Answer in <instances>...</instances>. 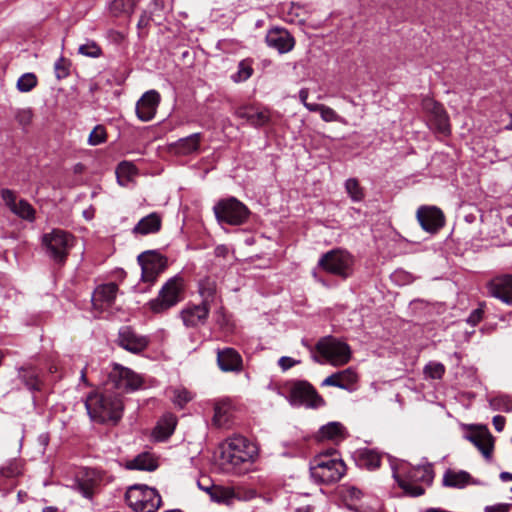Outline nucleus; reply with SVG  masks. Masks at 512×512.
Instances as JSON below:
<instances>
[{
	"label": "nucleus",
	"mask_w": 512,
	"mask_h": 512,
	"mask_svg": "<svg viewBox=\"0 0 512 512\" xmlns=\"http://www.w3.org/2000/svg\"><path fill=\"white\" fill-rule=\"evenodd\" d=\"M201 140L202 134L194 133L169 144L168 150L177 156H188L199 152Z\"/></svg>",
	"instance_id": "b1692460"
},
{
	"label": "nucleus",
	"mask_w": 512,
	"mask_h": 512,
	"mask_svg": "<svg viewBox=\"0 0 512 512\" xmlns=\"http://www.w3.org/2000/svg\"><path fill=\"white\" fill-rule=\"evenodd\" d=\"M161 223L162 220L160 215L153 212L146 217H143L133 228V232L141 235L156 233L160 230Z\"/></svg>",
	"instance_id": "c85d7f7f"
},
{
	"label": "nucleus",
	"mask_w": 512,
	"mask_h": 512,
	"mask_svg": "<svg viewBox=\"0 0 512 512\" xmlns=\"http://www.w3.org/2000/svg\"><path fill=\"white\" fill-rule=\"evenodd\" d=\"M177 419L173 414L164 415L155 428V435L158 439H166L174 432Z\"/></svg>",
	"instance_id": "473e14b6"
},
{
	"label": "nucleus",
	"mask_w": 512,
	"mask_h": 512,
	"mask_svg": "<svg viewBox=\"0 0 512 512\" xmlns=\"http://www.w3.org/2000/svg\"><path fill=\"white\" fill-rule=\"evenodd\" d=\"M116 174L118 181L123 185L122 179L126 178L128 181L133 175L136 174V168L132 163L124 161L118 165Z\"/></svg>",
	"instance_id": "a18cd8bd"
},
{
	"label": "nucleus",
	"mask_w": 512,
	"mask_h": 512,
	"mask_svg": "<svg viewBox=\"0 0 512 512\" xmlns=\"http://www.w3.org/2000/svg\"><path fill=\"white\" fill-rule=\"evenodd\" d=\"M81 380L86 383V368L81 370Z\"/></svg>",
	"instance_id": "774afa93"
},
{
	"label": "nucleus",
	"mask_w": 512,
	"mask_h": 512,
	"mask_svg": "<svg viewBox=\"0 0 512 512\" xmlns=\"http://www.w3.org/2000/svg\"><path fill=\"white\" fill-rule=\"evenodd\" d=\"M465 438L473 443L487 461H491L494 450V438L485 427H474Z\"/></svg>",
	"instance_id": "dca6fc26"
},
{
	"label": "nucleus",
	"mask_w": 512,
	"mask_h": 512,
	"mask_svg": "<svg viewBox=\"0 0 512 512\" xmlns=\"http://www.w3.org/2000/svg\"><path fill=\"white\" fill-rule=\"evenodd\" d=\"M417 219L421 227L430 233L438 231L444 225V214L435 206H422L417 210Z\"/></svg>",
	"instance_id": "a211bd4d"
},
{
	"label": "nucleus",
	"mask_w": 512,
	"mask_h": 512,
	"mask_svg": "<svg viewBox=\"0 0 512 512\" xmlns=\"http://www.w3.org/2000/svg\"><path fill=\"white\" fill-rule=\"evenodd\" d=\"M1 197L10 211L18 217L27 221H33L35 219V209L24 199L17 200V196L14 191L10 189H3L1 191Z\"/></svg>",
	"instance_id": "f3484780"
},
{
	"label": "nucleus",
	"mask_w": 512,
	"mask_h": 512,
	"mask_svg": "<svg viewBox=\"0 0 512 512\" xmlns=\"http://www.w3.org/2000/svg\"><path fill=\"white\" fill-rule=\"evenodd\" d=\"M354 258L345 250L334 249L323 254L318 266L325 272L347 279L353 273Z\"/></svg>",
	"instance_id": "423d86ee"
},
{
	"label": "nucleus",
	"mask_w": 512,
	"mask_h": 512,
	"mask_svg": "<svg viewBox=\"0 0 512 512\" xmlns=\"http://www.w3.org/2000/svg\"><path fill=\"white\" fill-rule=\"evenodd\" d=\"M320 116L325 122H342L341 116H339L335 110L330 108L329 106L322 105L320 110Z\"/></svg>",
	"instance_id": "3c124183"
},
{
	"label": "nucleus",
	"mask_w": 512,
	"mask_h": 512,
	"mask_svg": "<svg viewBox=\"0 0 512 512\" xmlns=\"http://www.w3.org/2000/svg\"><path fill=\"white\" fill-rule=\"evenodd\" d=\"M323 104H317V103H305V108L309 110L310 112H320L321 107Z\"/></svg>",
	"instance_id": "680f3d73"
},
{
	"label": "nucleus",
	"mask_w": 512,
	"mask_h": 512,
	"mask_svg": "<svg viewBox=\"0 0 512 512\" xmlns=\"http://www.w3.org/2000/svg\"><path fill=\"white\" fill-rule=\"evenodd\" d=\"M118 344L127 351L140 353L148 346V339L126 326L119 330Z\"/></svg>",
	"instance_id": "412c9836"
},
{
	"label": "nucleus",
	"mask_w": 512,
	"mask_h": 512,
	"mask_svg": "<svg viewBox=\"0 0 512 512\" xmlns=\"http://www.w3.org/2000/svg\"><path fill=\"white\" fill-rule=\"evenodd\" d=\"M102 479L103 474L101 471L91 468H81L75 475V484L84 497L92 498Z\"/></svg>",
	"instance_id": "2eb2a0df"
},
{
	"label": "nucleus",
	"mask_w": 512,
	"mask_h": 512,
	"mask_svg": "<svg viewBox=\"0 0 512 512\" xmlns=\"http://www.w3.org/2000/svg\"><path fill=\"white\" fill-rule=\"evenodd\" d=\"M395 478L405 494L418 497L425 492V489L419 483L426 484L427 486L431 485L434 473L430 465H423L409 469L404 477L395 475Z\"/></svg>",
	"instance_id": "39448f33"
},
{
	"label": "nucleus",
	"mask_w": 512,
	"mask_h": 512,
	"mask_svg": "<svg viewBox=\"0 0 512 512\" xmlns=\"http://www.w3.org/2000/svg\"><path fill=\"white\" fill-rule=\"evenodd\" d=\"M107 139V133L102 125H97L90 132L88 137V144L91 146H97L104 143Z\"/></svg>",
	"instance_id": "c03bdc74"
},
{
	"label": "nucleus",
	"mask_w": 512,
	"mask_h": 512,
	"mask_svg": "<svg viewBox=\"0 0 512 512\" xmlns=\"http://www.w3.org/2000/svg\"><path fill=\"white\" fill-rule=\"evenodd\" d=\"M128 505L136 512H156L161 505L158 492L147 486L135 485L125 494Z\"/></svg>",
	"instance_id": "0eeeda50"
},
{
	"label": "nucleus",
	"mask_w": 512,
	"mask_h": 512,
	"mask_svg": "<svg viewBox=\"0 0 512 512\" xmlns=\"http://www.w3.org/2000/svg\"><path fill=\"white\" fill-rule=\"evenodd\" d=\"M137 260L142 269V280L144 282H154L167 268V258L155 251L143 252Z\"/></svg>",
	"instance_id": "4468645a"
},
{
	"label": "nucleus",
	"mask_w": 512,
	"mask_h": 512,
	"mask_svg": "<svg viewBox=\"0 0 512 512\" xmlns=\"http://www.w3.org/2000/svg\"><path fill=\"white\" fill-rule=\"evenodd\" d=\"M499 477L503 482L512 481V473L510 472H501Z\"/></svg>",
	"instance_id": "0e129e2a"
},
{
	"label": "nucleus",
	"mask_w": 512,
	"mask_h": 512,
	"mask_svg": "<svg viewBox=\"0 0 512 512\" xmlns=\"http://www.w3.org/2000/svg\"><path fill=\"white\" fill-rule=\"evenodd\" d=\"M228 252H229V249L225 245H218L214 250V253L217 257H223V258H225L227 256Z\"/></svg>",
	"instance_id": "052dcab7"
},
{
	"label": "nucleus",
	"mask_w": 512,
	"mask_h": 512,
	"mask_svg": "<svg viewBox=\"0 0 512 512\" xmlns=\"http://www.w3.org/2000/svg\"><path fill=\"white\" fill-rule=\"evenodd\" d=\"M483 313H484V311L482 308H477V309L473 310L471 312V314L469 315V317L467 318V323L472 326L477 325L482 320Z\"/></svg>",
	"instance_id": "6e6d98bb"
},
{
	"label": "nucleus",
	"mask_w": 512,
	"mask_h": 512,
	"mask_svg": "<svg viewBox=\"0 0 512 512\" xmlns=\"http://www.w3.org/2000/svg\"><path fill=\"white\" fill-rule=\"evenodd\" d=\"M22 473V466L19 461H10L7 465L0 468V475L6 478H14Z\"/></svg>",
	"instance_id": "49530a36"
},
{
	"label": "nucleus",
	"mask_w": 512,
	"mask_h": 512,
	"mask_svg": "<svg viewBox=\"0 0 512 512\" xmlns=\"http://www.w3.org/2000/svg\"><path fill=\"white\" fill-rule=\"evenodd\" d=\"M424 373L431 379H441L445 373V367L439 362H430L424 368Z\"/></svg>",
	"instance_id": "09e8293b"
},
{
	"label": "nucleus",
	"mask_w": 512,
	"mask_h": 512,
	"mask_svg": "<svg viewBox=\"0 0 512 512\" xmlns=\"http://www.w3.org/2000/svg\"><path fill=\"white\" fill-rule=\"evenodd\" d=\"M510 506L508 504H497L492 506H486L485 512H509Z\"/></svg>",
	"instance_id": "13d9d810"
},
{
	"label": "nucleus",
	"mask_w": 512,
	"mask_h": 512,
	"mask_svg": "<svg viewBox=\"0 0 512 512\" xmlns=\"http://www.w3.org/2000/svg\"><path fill=\"white\" fill-rule=\"evenodd\" d=\"M74 237L66 231L54 229L43 236V243L50 257L55 261L63 262L69 250L74 246Z\"/></svg>",
	"instance_id": "9b49d317"
},
{
	"label": "nucleus",
	"mask_w": 512,
	"mask_h": 512,
	"mask_svg": "<svg viewBox=\"0 0 512 512\" xmlns=\"http://www.w3.org/2000/svg\"><path fill=\"white\" fill-rule=\"evenodd\" d=\"M357 381L358 374L356 371L352 368H347L325 378L322 386H334L345 390H353Z\"/></svg>",
	"instance_id": "a878e982"
},
{
	"label": "nucleus",
	"mask_w": 512,
	"mask_h": 512,
	"mask_svg": "<svg viewBox=\"0 0 512 512\" xmlns=\"http://www.w3.org/2000/svg\"><path fill=\"white\" fill-rule=\"evenodd\" d=\"M220 465L227 472L238 471L257 456V448L242 436L229 438L220 447Z\"/></svg>",
	"instance_id": "f03ea898"
},
{
	"label": "nucleus",
	"mask_w": 512,
	"mask_h": 512,
	"mask_svg": "<svg viewBox=\"0 0 512 512\" xmlns=\"http://www.w3.org/2000/svg\"><path fill=\"white\" fill-rule=\"evenodd\" d=\"M205 492L210 495L212 501L226 505L232 504L234 499L239 498L230 487L213 486V488H205Z\"/></svg>",
	"instance_id": "7c9ffc66"
},
{
	"label": "nucleus",
	"mask_w": 512,
	"mask_h": 512,
	"mask_svg": "<svg viewBox=\"0 0 512 512\" xmlns=\"http://www.w3.org/2000/svg\"><path fill=\"white\" fill-rule=\"evenodd\" d=\"M289 400L292 405L307 408H319L325 404L324 399L307 381L294 382L290 388Z\"/></svg>",
	"instance_id": "f8f14e48"
},
{
	"label": "nucleus",
	"mask_w": 512,
	"mask_h": 512,
	"mask_svg": "<svg viewBox=\"0 0 512 512\" xmlns=\"http://www.w3.org/2000/svg\"><path fill=\"white\" fill-rule=\"evenodd\" d=\"M345 189L351 200L360 202L364 199V191L356 178H349L345 182Z\"/></svg>",
	"instance_id": "58836bf2"
},
{
	"label": "nucleus",
	"mask_w": 512,
	"mask_h": 512,
	"mask_svg": "<svg viewBox=\"0 0 512 512\" xmlns=\"http://www.w3.org/2000/svg\"><path fill=\"white\" fill-rule=\"evenodd\" d=\"M217 363L224 372H240L243 369L241 355L230 347L217 350Z\"/></svg>",
	"instance_id": "393cba45"
},
{
	"label": "nucleus",
	"mask_w": 512,
	"mask_h": 512,
	"mask_svg": "<svg viewBox=\"0 0 512 512\" xmlns=\"http://www.w3.org/2000/svg\"><path fill=\"white\" fill-rule=\"evenodd\" d=\"M362 495V491L355 486H346L343 489L344 498L350 501H358L361 499Z\"/></svg>",
	"instance_id": "5fc2aeb1"
},
{
	"label": "nucleus",
	"mask_w": 512,
	"mask_h": 512,
	"mask_svg": "<svg viewBox=\"0 0 512 512\" xmlns=\"http://www.w3.org/2000/svg\"><path fill=\"white\" fill-rule=\"evenodd\" d=\"M15 118L21 126L26 127L32 122L33 112L30 108L19 109L15 114Z\"/></svg>",
	"instance_id": "603ef678"
},
{
	"label": "nucleus",
	"mask_w": 512,
	"mask_h": 512,
	"mask_svg": "<svg viewBox=\"0 0 512 512\" xmlns=\"http://www.w3.org/2000/svg\"><path fill=\"white\" fill-rule=\"evenodd\" d=\"M185 283L180 275L168 279L160 289L158 296L149 301L152 312L163 313L177 305L183 299Z\"/></svg>",
	"instance_id": "20e7f679"
},
{
	"label": "nucleus",
	"mask_w": 512,
	"mask_h": 512,
	"mask_svg": "<svg viewBox=\"0 0 512 512\" xmlns=\"http://www.w3.org/2000/svg\"><path fill=\"white\" fill-rule=\"evenodd\" d=\"M359 463L368 470H375L381 465V454L371 450L363 449L359 453Z\"/></svg>",
	"instance_id": "c9c22d12"
},
{
	"label": "nucleus",
	"mask_w": 512,
	"mask_h": 512,
	"mask_svg": "<svg viewBox=\"0 0 512 512\" xmlns=\"http://www.w3.org/2000/svg\"><path fill=\"white\" fill-rule=\"evenodd\" d=\"M490 406L493 410L509 412L512 410V400L507 395H497L490 399Z\"/></svg>",
	"instance_id": "79ce46f5"
},
{
	"label": "nucleus",
	"mask_w": 512,
	"mask_h": 512,
	"mask_svg": "<svg viewBox=\"0 0 512 512\" xmlns=\"http://www.w3.org/2000/svg\"><path fill=\"white\" fill-rule=\"evenodd\" d=\"M170 392L172 402L180 408L184 407L193 398L186 388H173Z\"/></svg>",
	"instance_id": "a19ab883"
},
{
	"label": "nucleus",
	"mask_w": 512,
	"mask_h": 512,
	"mask_svg": "<svg viewBox=\"0 0 512 512\" xmlns=\"http://www.w3.org/2000/svg\"><path fill=\"white\" fill-rule=\"evenodd\" d=\"M319 433L321 439L340 441L345 438V428L339 422H330L322 426Z\"/></svg>",
	"instance_id": "72a5a7b5"
},
{
	"label": "nucleus",
	"mask_w": 512,
	"mask_h": 512,
	"mask_svg": "<svg viewBox=\"0 0 512 512\" xmlns=\"http://www.w3.org/2000/svg\"><path fill=\"white\" fill-rule=\"evenodd\" d=\"M215 217L219 223L233 226L244 224L250 214L249 209L234 197L220 200L213 208Z\"/></svg>",
	"instance_id": "6e6552de"
},
{
	"label": "nucleus",
	"mask_w": 512,
	"mask_h": 512,
	"mask_svg": "<svg viewBox=\"0 0 512 512\" xmlns=\"http://www.w3.org/2000/svg\"><path fill=\"white\" fill-rule=\"evenodd\" d=\"M471 475L463 470L448 469L443 475V485L451 488L462 489L471 483Z\"/></svg>",
	"instance_id": "cd10ccee"
},
{
	"label": "nucleus",
	"mask_w": 512,
	"mask_h": 512,
	"mask_svg": "<svg viewBox=\"0 0 512 512\" xmlns=\"http://www.w3.org/2000/svg\"><path fill=\"white\" fill-rule=\"evenodd\" d=\"M491 296L500 299L502 302L512 305V276L501 275L491 279L487 284Z\"/></svg>",
	"instance_id": "6ab92c4d"
},
{
	"label": "nucleus",
	"mask_w": 512,
	"mask_h": 512,
	"mask_svg": "<svg viewBox=\"0 0 512 512\" xmlns=\"http://www.w3.org/2000/svg\"><path fill=\"white\" fill-rule=\"evenodd\" d=\"M312 508L310 506L300 507L296 510V512H311Z\"/></svg>",
	"instance_id": "69168bd1"
},
{
	"label": "nucleus",
	"mask_w": 512,
	"mask_h": 512,
	"mask_svg": "<svg viewBox=\"0 0 512 512\" xmlns=\"http://www.w3.org/2000/svg\"><path fill=\"white\" fill-rule=\"evenodd\" d=\"M317 351L332 365H344L351 358V350L347 343L332 336L320 339L316 345Z\"/></svg>",
	"instance_id": "9d476101"
},
{
	"label": "nucleus",
	"mask_w": 512,
	"mask_h": 512,
	"mask_svg": "<svg viewBox=\"0 0 512 512\" xmlns=\"http://www.w3.org/2000/svg\"><path fill=\"white\" fill-rule=\"evenodd\" d=\"M298 363H299V361H296L293 358L287 357V356L281 357L278 361V364L282 368L283 371H286V370L292 368L293 366H295Z\"/></svg>",
	"instance_id": "4d7b16f0"
},
{
	"label": "nucleus",
	"mask_w": 512,
	"mask_h": 512,
	"mask_svg": "<svg viewBox=\"0 0 512 512\" xmlns=\"http://www.w3.org/2000/svg\"><path fill=\"white\" fill-rule=\"evenodd\" d=\"M26 386L31 390H40L41 389V383L38 379V376L34 371H26L22 375Z\"/></svg>",
	"instance_id": "864d4df0"
},
{
	"label": "nucleus",
	"mask_w": 512,
	"mask_h": 512,
	"mask_svg": "<svg viewBox=\"0 0 512 512\" xmlns=\"http://www.w3.org/2000/svg\"><path fill=\"white\" fill-rule=\"evenodd\" d=\"M237 116L246 119L251 125L260 127L267 124L270 120L268 109H255L254 107H242L237 110Z\"/></svg>",
	"instance_id": "bb28decb"
},
{
	"label": "nucleus",
	"mask_w": 512,
	"mask_h": 512,
	"mask_svg": "<svg viewBox=\"0 0 512 512\" xmlns=\"http://www.w3.org/2000/svg\"><path fill=\"white\" fill-rule=\"evenodd\" d=\"M253 74L252 61L244 59L239 62L238 71L232 75V80L236 83L248 80Z\"/></svg>",
	"instance_id": "ea45409f"
},
{
	"label": "nucleus",
	"mask_w": 512,
	"mask_h": 512,
	"mask_svg": "<svg viewBox=\"0 0 512 512\" xmlns=\"http://www.w3.org/2000/svg\"><path fill=\"white\" fill-rule=\"evenodd\" d=\"M118 285L110 282L107 284L100 285L94 292L93 300L95 304L101 302L102 305L110 306L117 295Z\"/></svg>",
	"instance_id": "c756f323"
},
{
	"label": "nucleus",
	"mask_w": 512,
	"mask_h": 512,
	"mask_svg": "<svg viewBox=\"0 0 512 512\" xmlns=\"http://www.w3.org/2000/svg\"><path fill=\"white\" fill-rule=\"evenodd\" d=\"M210 307L205 304H189L180 312V317L186 327L204 325L209 315Z\"/></svg>",
	"instance_id": "4be33fe9"
},
{
	"label": "nucleus",
	"mask_w": 512,
	"mask_h": 512,
	"mask_svg": "<svg viewBox=\"0 0 512 512\" xmlns=\"http://www.w3.org/2000/svg\"><path fill=\"white\" fill-rule=\"evenodd\" d=\"M133 0H113L109 5V11L114 16L128 15L133 11Z\"/></svg>",
	"instance_id": "4c0bfd02"
},
{
	"label": "nucleus",
	"mask_w": 512,
	"mask_h": 512,
	"mask_svg": "<svg viewBox=\"0 0 512 512\" xmlns=\"http://www.w3.org/2000/svg\"><path fill=\"white\" fill-rule=\"evenodd\" d=\"M85 407L91 419L100 423H117L123 414L124 403L119 393L105 388L88 395Z\"/></svg>",
	"instance_id": "f257e3e1"
},
{
	"label": "nucleus",
	"mask_w": 512,
	"mask_h": 512,
	"mask_svg": "<svg viewBox=\"0 0 512 512\" xmlns=\"http://www.w3.org/2000/svg\"><path fill=\"white\" fill-rule=\"evenodd\" d=\"M69 67V61L64 57H60L54 64V70L57 79L66 78L69 75Z\"/></svg>",
	"instance_id": "8fccbe9b"
},
{
	"label": "nucleus",
	"mask_w": 512,
	"mask_h": 512,
	"mask_svg": "<svg viewBox=\"0 0 512 512\" xmlns=\"http://www.w3.org/2000/svg\"><path fill=\"white\" fill-rule=\"evenodd\" d=\"M128 469L153 471L157 468V461L149 453H142L127 463Z\"/></svg>",
	"instance_id": "f704fd0d"
},
{
	"label": "nucleus",
	"mask_w": 512,
	"mask_h": 512,
	"mask_svg": "<svg viewBox=\"0 0 512 512\" xmlns=\"http://www.w3.org/2000/svg\"><path fill=\"white\" fill-rule=\"evenodd\" d=\"M344 462L331 454L317 455L310 464L311 478L319 484H332L344 475Z\"/></svg>",
	"instance_id": "7ed1b4c3"
},
{
	"label": "nucleus",
	"mask_w": 512,
	"mask_h": 512,
	"mask_svg": "<svg viewBox=\"0 0 512 512\" xmlns=\"http://www.w3.org/2000/svg\"><path fill=\"white\" fill-rule=\"evenodd\" d=\"M199 293L202 297L201 304L210 307V303L214 300L216 294V284L210 279L202 280L199 283Z\"/></svg>",
	"instance_id": "e433bc0d"
},
{
	"label": "nucleus",
	"mask_w": 512,
	"mask_h": 512,
	"mask_svg": "<svg viewBox=\"0 0 512 512\" xmlns=\"http://www.w3.org/2000/svg\"><path fill=\"white\" fill-rule=\"evenodd\" d=\"M107 385H111V388L116 389L119 394L120 392L131 393L142 387L143 379L133 370L120 364H114L109 372Z\"/></svg>",
	"instance_id": "1a4fd4ad"
},
{
	"label": "nucleus",
	"mask_w": 512,
	"mask_h": 512,
	"mask_svg": "<svg viewBox=\"0 0 512 512\" xmlns=\"http://www.w3.org/2000/svg\"><path fill=\"white\" fill-rule=\"evenodd\" d=\"M160 103V94L156 90L145 92L136 105L137 117L144 122L154 118Z\"/></svg>",
	"instance_id": "aec40b11"
},
{
	"label": "nucleus",
	"mask_w": 512,
	"mask_h": 512,
	"mask_svg": "<svg viewBox=\"0 0 512 512\" xmlns=\"http://www.w3.org/2000/svg\"><path fill=\"white\" fill-rule=\"evenodd\" d=\"M493 425H494V428L498 431V432H501L503 429H504V426H505V418L501 415H496L493 417Z\"/></svg>",
	"instance_id": "bf43d9fd"
},
{
	"label": "nucleus",
	"mask_w": 512,
	"mask_h": 512,
	"mask_svg": "<svg viewBox=\"0 0 512 512\" xmlns=\"http://www.w3.org/2000/svg\"><path fill=\"white\" fill-rule=\"evenodd\" d=\"M231 402L228 399H222L215 403L213 422L218 427L226 426L230 421Z\"/></svg>",
	"instance_id": "2f4dec72"
},
{
	"label": "nucleus",
	"mask_w": 512,
	"mask_h": 512,
	"mask_svg": "<svg viewBox=\"0 0 512 512\" xmlns=\"http://www.w3.org/2000/svg\"><path fill=\"white\" fill-rule=\"evenodd\" d=\"M422 108L428 115L430 126L442 135H449L451 132L449 117L444 107L432 98L422 100Z\"/></svg>",
	"instance_id": "ddd939ff"
},
{
	"label": "nucleus",
	"mask_w": 512,
	"mask_h": 512,
	"mask_svg": "<svg viewBox=\"0 0 512 512\" xmlns=\"http://www.w3.org/2000/svg\"><path fill=\"white\" fill-rule=\"evenodd\" d=\"M36 85L37 77L33 73H25L17 81V89L21 92H29Z\"/></svg>",
	"instance_id": "37998d69"
},
{
	"label": "nucleus",
	"mask_w": 512,
	"mask_h": 512,
	"mask_svg": "<svg viewBox=\"0 0 512 512\" xmlns=\"http://www.w3.org/2000/svg\"><path fill=\"white\" fill-rule=\"evenodd\" d=\"M266 43L269 47L276 49L279 53L291 51L295 45L294 38L282 28H272L267 32Z\"/></svg>",
	"instance_id": "5701e85b"
},
{
	"label": "nucleus",
	"mask_w": 512,
	"mask_h": 512,
	"mask_svg": "<svg viewBox=\"0 0 512 512\" xmlns=\"http://www.w3.org/2000/svg\"><path fill=\"white\" fill-rule=\"evenodd\" d=\"M78 52L84 56L97 58L101 55L102 51L100 46L94 41H87L78 48Z\"/></svg>",
	"instance_id": "de8ad7c7"
},
{
	"label": "nucleus",
	"mask_w": 512,
	"mask_h": 512,
	"mask_svg": "<svg viewBox=\"0 0 512 512\" xmlns=\"http://www.w3.org/2000/svg\"><path fill=\"white\" fill-rule=\"evenodd\" d=\"M308 95H309V91L306 88H303L299 91V99L303 103L304 106H305V103H308L307 102Z\"/></svg>",
	"instance_id": "e2e57ef3"
},
{
	"label": "nucleus",
	"mask_w": 512,
	"mask_h": 512,
	"mask_svg": "<svg viewBox=\"0 0 512 512\" xmlns=\"http://www.w3.org/2000/svg\"><path fill=\"white\" fill-rule=\"evenodd\" d=\"M43 512H58V509L56 507L49 506V507H45L43 509Z\"/></svg>",
	"instance_id": "338daca9"
}]
</instances>
